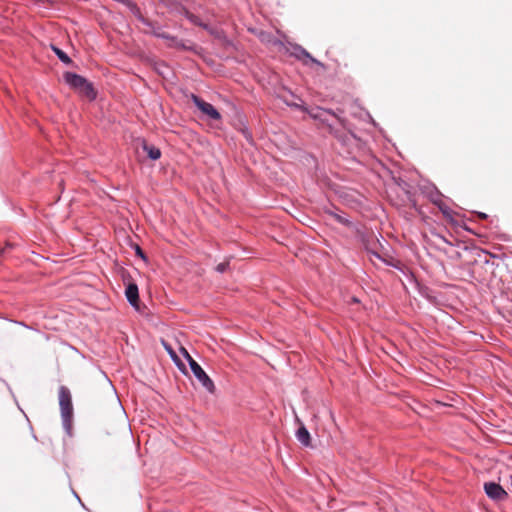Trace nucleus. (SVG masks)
Segmentation results:
<instances>
[{
	"instance_id": "nucleus-11",
	"label": "nucleus",
	"mask_w": 512,
	"mask_h": 512,
	"mask_svg": "<svg viewBox=\"0 0 512 512\" xmlns=\"http://www.w3.org/2000/svg\"><path fill=\"white\" fill-rule=\"evenodd\" d=\"M143 149L151 160H158L161 157V151L154 145L143 144Z\"/></svg>"
},
{
	"instance_id": "nucleus-8",
	"label": "nucleus",
	"mask_w": 512,
	"mask_h": 512,
	"mask_svg": "<svg viewBox=\"0 0 512 512\" xmlns=\"http://www.w3.org/2000/svg\"><path fill=\"white\" fill-rule=\"evenodd\" d=\"M484 490L486 495L492 500H503L507 497L506 491L503 487L495 482H487L484 484Z\"/></svg>"
},
{
	"instance_id": "nucleus-21",
	"label": "nucleus",
	"mask_w": 512,
	"mask_h": 512,
	"mask_svg": "<svg viewBox=\"0 0 512 512\" xmlns=\"http://www.w3.org/2000/svg\"><path fill=\"white\" fill-rule=\"evenodd\" d=\"M437 237L442 240L444 243L446 244H451L445 237L441 236V235H437Z\"/></svg>"
},
{
	"instance_id": "nucleus-1",
	"label": "nucleus",
	"mask_w": 512,
	"mask_h": 512,
	"mask_svg": "<svg viewBox=\"0 0 512 512\" xmlns=\"http://www.w3.org/2000/svg\"><path fill=\"white\" fill-rule=\"evenodd\" d=\"M59 406L62 425L67 435H72L73 404L70 390L66 386L59 387Z\"/></svg>"
},
{
	"instance_id": "nucleus-22",
	"label": "nucleus",
	"mask_w": 512,
	"mask_h": 512,
	"mask_svg": "<svg viewBox=\"0 0 512 512\" xmlns=\"http://www.w3.org/2000/svg\"><path fill=\"white\" fill-rule=\"evenodd\" d=\"M287 105L291 106V107H296V108H301V106L297 103H289V102H286Z\"/></svg>"
},
{
	"instance_id": "nucleus-13",
	"label": "nucleus",
	"mask_w": 512,
	"mask_h": 512,
	"mask_svg": "<svg viewBox=\"0 0 512 512\" xmlns=\"http://www.w3.org/2000/svg\"><path fill=\"white\" fill-rule=\"evenodd\" d=\"M51 49L57 55V57L59 58V60L61 62H63L66 65H69L72 63L71 58L63 50H61L60 48H58L57 46H54V45L51 46Z\"/></svg>"
},
{
	"instance_id": "nucleus-9",
	"label": "nucleus",
	"mask_w": 512,
	"mask_h": 512,
	"mask_svg": "<svg viewBox=\"0 0 512 512\" xmlns=\"http://www.w3.org/2000/svg\"><path fill=\"white\" fill-rule=\"evenodd\" d=\"M125 295H126L127 301L133 307H138L139 291H138V286L136 284H134V283L129 284L125 290Z\"/></svg>"
},
{
	"instance_id": "nucleus-4",
	"label": "nucleus",
	"mask_w": 512,
	"mask_h": 512,
	"mask_svg": "<svg viewBox=\"0 0 512 512\" xmlns=\"http://www.w3.org/2000/svg\"><path fill=\"white\" fill-rule=\"evenodd\" d=\"M427 196L430 201L439 208L445 219L453 222L455 212L443 201V195L440 191L433 186L427 191Z\"/></svg>"
},
{
	"instance_id": "nucleus-23",
	"label": "nucleus",
	"mask_w": 512,
	"mask_h": 512,
	"mask_svg": "<svg viewBox=\"0 0 512 512\" xmlns=\"http://www.w3.org/2000/svg\"><path fill=\"white\" fill-rule=\"evenodd\" d=\"M478 216H479L480 218H482V219H486V218L488 217V216H487V214H485V213H481V212H480V213H478Z\"/></svg>"
},
{
	"instance_id": "nucleus-7",
	"label": "nucleus",
	"mask_w": 512,
	"mask_h": 512,
	"mask_svg": "<svg viewBox=\"0 0 512 512\" xmlns=\"http://www.w3.org/2000/svg\"><path fill=\"white\" fill-rule=\"evenodd\" d=\"M291 56L295 57L297 60L301 61L304 65L309 66L312 64H316L318 66H322V63L315 59L306 49H304L300 45H293Z\"/></svg>"
},
{
	"instance_id": "nucleus-12",
	"label": "nucleus",
	"mask_w": 512,
	"mask_h": 512,
	"mask_svg": "<svg viewBox=\"0 0 512 512\" xmlns=\"http://www.w3.org/2000/svg\"><path fill=\"white\" fill-rule=\"evenodd\" d=\"M326 213L332 216L338 223L344 226L350 227L352 225V222L348 218L342 216L341 214L333 210L328 209L326 210Z\"/></svg>"
},
{
	"instance_id": "nucleus-10",
	"label": "nucleus",
	"mask_w": 512,
	"mask_h": 512,
	"mask_svg": "<svg viewBox=\"0 0 512 512\" xmlns=\"http://www.w3.org/2000/svg\"><path fill=\"white\" fill-rule=\"evenodd\" d=\"M297 440L305 447L310 446V433L304 425H301L296 432Z\"/></svg>"
},
{
	"instance_id": "nucleus-15",
	"label": "nucleus",
	"mask_w": 512,
	"mask_h": 512,
	"mask_svg": "<svg viewBox=\"0 0 512 512\" xmlns=\"http://www.w3.org/2000/svg\"><path fill=\"white\" fill-rule=\"evenodd\" d=\"M185 15H186L187 19H188L190 22H192L193 24L198 25V26H201V27H204V28H207V26H206V25H204V24L200 21L199 17H198V16H196V15H194L193 13H190L189 11H186Z\"/></svg>"
},
{
	"instance_id": "nucleus-18",
	"label": "nucleus",
	"mask_w": 512,
	"mask_h": 512,
	"mask_svg": "<svg viewBox=\"0 0 512 512\" xmlns=\"http://www.w3.org/2000/svg\"><path fill=\"white\" fill-rule=\"evenodd\" d=\"M13 246L10 243H7L4 248L1 249L0 254H5L8 249H11Z\"/></svg>"
},
{
	"instance_id": "nucleus-24",
	"label": "nucleus",
	"mask_w": 512,
	"mask_h": 512,
	"mask_svg": "<svg viewBox=\"0 0 512 512\" xmlns=\"http://www.w3.org/2000/svg\"><path fill=\"white\" fill-rule=\"evenodd\" d=\"M371 254H372L374 257L378 258V259H382V258H381V256H380L377 252H371Z\"/></svg>"
},
{
	"instance_id": "nucleus-17",
	"label": "nucleus",
	"mask_w": 512,
	"mask_h": 512,
	"mask_svg": "<svg viewBox=\"0 0 512 512\" xmlns=\"http://www.w3.org/2000/svg\"><path fill=\"white\" fill-rule=\"evenodd\" d=\"M229 260L227 261H224L222 263H219L217 266H216V271L219 272V273H224L226 272L228 269H229Z\"/></svg>"
},
{
	"instance_id": "nucleus-6",
	"label": "nucleus",
	"mask_w": 512,
	"mask_h": 512,
	"mask_svg": "<svg viewBox=\"0 0 512 512\" xmlns=\"http://www.w3.org/2000/svg\"><path fill=\"white\" fill-rule=\"evenodd\" d=\"M191 100L195 104V106L207 117H209L212 120H220L221 114L218 112V110L210 103L204 101L199 96L195 94H191Z\"/></svg>"
},
{
	"instance_id": "nucleus-19",
	"label": "nucleus",
	"mask_w": 512,
	"mask_h": 512,
	"mask_svg": "<svg viewBox=\"0 0 512 512\" xmlns=\"http://www.w3.org/2000/svg\"><path fill=\"white\" fill-rule=\"evenodd\" d=\"M136 253L137 255H139L141 258L145 259V254L143 253V251L141 250V248L139 246H137V249H136Z\"/></svg>"
},
{
	"instance_id": "nucleus-5",
	"label": "nucleus",
	"mask_w": 512,
	"mask_h": 512,
	"mask_svg": "<svg viewBox=\"0 0 512 512\" xmlns=\"http://www.w3.org/2000/svg\"><path fill=\"white\" fill-rule=\"evenodd\" d=\"M340 114H342L341 110L339 111V113H337L330 109H323V108H319V107L315 111H312L310 113V115L313 119L319 120L322 123H326L329 127L330 132L334 133L336 137H338V135L334 131L332 125L328 123L327 115H331V116L335 117L337 119V121L340 123V125L343 128H346L347 120L345 118H343Z\"/></svg>"
},
{
	"instance_id": "nucleus-2",
	"label": "nucleus",
	"mask_w": 512,
	"mask_h": 512,
	"mask_svg": "<svg viewBox=\"0 0 512 512\" xmlns=\"http://www.w3.org/2000/svg\"><path fill=\"white\" fill-rule=\"evenodd\" d=\"M65 82L73 89L77 90L79 93L83 94L90 100H94L96 98V91L93 88L92 83H90L83 76L76 74L74 72H65L64 75Z\"/></svg>"
},
{
	"instance_id": "nucleus-14",
	"label": "nucleus",
	"mask_w": 512,
	"mask_h": 512,
	"mask_svg": "<svg viewBox=\"0 0 512 512\" xmlns=\"http://www.w3.org/2000/svg\"><path fill=\"white\" fill-rule=\"evenodd\" d=\"M128 7L130 8L131 12L144 24L146 25H150V23L144 19V17L142 16L141 12H140V9L139 7L131 2L130 0H128Z\"/></svg>"
},
{
	"instance_id": "nucleus-16",
	"label": "nucleus",
	"mask_w": 512,
	"mask_h": 512,
	"mask_svg": "<svg viewBox=\"0 0 512 512\" xmlns=\"http://www.w3.org/2000/svg\"><path fill=\"white\" fill-rule=\"evenodd\" d=\"M164 347H165L166 351L168 352V354L170 355V357L172 358V360L177 365H179L178 364V361H179L178 356H177L176 352L172 349V347L170 345L166 344V343H164Z\"/></svg>"
},
{
	"instance_id": "nucleus-20",
	"label": "nucleus",
	"mask_w": 512,
	"mask_h": 512,
	"mask_svg": "<svg viewBox=\"0 0 512 512\" xmlns=\"http://www.w3.org/2000/svg\"><path fill=\"white\" fill-rule=\"evenodd\" d=\"M156 36L164 39H170V36L166 33H156Z\"/></svg>"
},
{
	"instance_id": "nucleus-3",
	"label": "nucleus",
	"mask_w": 512,
	"mask_h": 512,
	"mask_svg": "<svg viewBox=\"0 0 512 512\" xmlns=\"http://www.w3.org/2000/svg\"><path fill=\"white\" fill-rule=\"evenodd\" d=\"M181 350L183 351L195 378L208 392L213 393L215 390V385L211 378L206 374L203 368L190 356V354L184 348H181Z\"/></svg>"
}]
</instances>
